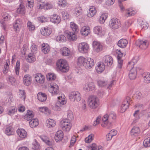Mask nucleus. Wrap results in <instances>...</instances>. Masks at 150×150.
<instances>
[{
    "mask_svg": "<svg viewBox=\"0 0 150 150\" xmlns=\"http://www.w3.org/2000/svg\"><path fill=\"white\" fill-rule=\"evenodd\" d=\"M143 144L146 147L150 146V138L145 139L143 142Z\"/></svg>",
    "mask_w": 150,
    "mask_h": 150,
    "instance_id": "obj_51",
    "label": "nucleus"
},
{
    "mask_svg": "<svg viewBox=\"0 0 150 150\" xmlns=\"http://www.w3.org/2000/svg\"><path fill=\"white\" fill-rule=\"evenodd\" d=\"M82 13V10L80 8L78 7L74 10V14L76 17L79 16Z\"/></svg>",
    "mask_w": 150,
    "mask_h": 150,
    "instance_id": "obj_48",
    "label": "nucleus"
},
{
    "mask_svg": "<svg viewBox=\"0 0 150 150\" xmlns=\"http://www.w3.org/2000/svg\"><path fill=\"white\" fill-rule=\"evenodd\" d=\"M109 25L113 29H117L121 27V23L120 20L116 18H113L110 21Z\"/></svg>",
    "mask_w": 150,
    "mask_h": 150,
    "instance_id": "obj_6",
    "label": "nucleus"
},
{
    "mask_svg": "<svg viewBox=\"0 0 150 150\" xmlns=\"http://www.w3.org/2000/svg\"><path fill=\"white\" fill-rule=\"evenodd\" d=\"M62 17L64 20H65L68 19L69 16V14L66 11H63L62 12Z\"/></svg>",
    "mask_w": 150,
    "mask_h": 150,
    "instance_id": "obj_61",
    "label": "nucleus"
},
{
    "mask_svg": "<svg viewBox=\"0 0 150 150\" xmlns=\"http://www.w3.org/2000/svg\"><path fill=\"white\" fill-rule=\"evenodd\" d=\"M42 74L40 73H38L35 76V79L36 81L38 83H40V77L41 76Z\"/></svg>",
    "mask_w": 150,
    "mask_h": 150,
    "instance_id": "obj_63",
    "label": "nucleus"
},
{
    "mask_svg": "<svg viewBox=\"0 0 150 150\" xmlns=\"http://www.w3.org/2000/svg\"><path fill=\"white\" fill-rule=\"evenodd\" d=\"M137 59L134 58L132 61L129 62L127 69H129L131 68L129 74V78L131 79H134L136 77L137 72L138 70H139L140 68L139 67H134V65L137 62Z\"/></svg>",
    "mask_w": 150,
    "mask_h": 150,
    "instance_id": "obj_2",
    "label": "nucleus"
},
{
    "mask_svg": "<svg viewBox=\"0 0 150 150\" xmlns=\"http://www.w3.org/2000/svg\"><path fill=\"white\" fill-rule=\"evenodd\" d=\"M56 40L57 41L59 42H64L66 40V38L63 35H59L57 36Z\"/></svg>",
    "mask_w": 150,
    "mask_h": 150,
    "instance_id": "obj_43",
    "label": "nucleus"
},
{
    "mask_svg": "<svg viewBox=\"0 0 150 150\" xmlns=\"http://www.w3.org/2000/svg\"><path fill=\"white\" fill-rule=\"evenodd\" d=\"M11 18V17L10 15L8 13H6L3 17V18L0 21L1 26L4 30H6V22L10 20Z\"/></svg>",
    "mask_w": 150,
    "mask_h": 150,
    "instance_id": "obj_13",
    "label": "nucleus"
},
{
    "mask_svg": "<svg viewBox=\"0 0 150 150\" xmlns=\"http://www.w3.org/2000/svg\"><path fill=\"white\" fill-rule=\"evenodd\" d=\"M90 31V30L88 27H84L81 28V33L83 36H86L88 35Z\"/></svg>",
    "mask_w": 150,
    "mask_h": 150,
    "instance_id": "obj_32",
    "label": "nucleus"
},
{
    "mask_svg": "<svg viewBox=\"0 0 150 150\" xmlns=\"http://www.w3.org/2000/svg\"><path fill=\"white\" fill-rule=\"evenodd\" d=\"M61 127L64 131L69 132L71 128V125L69 121L64 120L62 122Z\"/></svg>",
    "mask_w": 150,
    "mask_h": 150,
    "instance_id": "obj_11",
    "label": "nucleus"
},
{
    "mask_svg": "<svg viewBox=\"0 0 150 150\" xmlns=\"http://www.w3.org/2000/svg\"><path fill=\"white\" fill-rule=\"evenodd\" d=\"M108 16V14L107 13H103L102 14L99 19V22L101 23H104Z\"/></svg>",
    "mask_w": 150,
    "mask_h": 150,
    "instance_id": "obj_41",
    "label": "nucleus"
},
{
    "mask_svg": "<svg viewBox=\"0 0 150 150\" xmlns=\"http://www.w3.org/2000/svg\"><path fill=\"white\" fill-rule=\"evenodd\" d=\"M78 65H82L86 69H90L94 65V62L93 59L90 58H85L81 56L78 59Z\"/></svg>",
    "mask_w": 150,
    "mask_h": 150,
    "instance_id": "obj_1",
    "label": "nucleus"
},
{
    "mask_svg": "<svg viewBox=\"0 0 150 150\" xmlns=\"http://www.w3.org/2000/svg\"><path fill=\"white\" fill-rule=\"evenodd\" d=\"M50 20L52 22L57 24L59 23L61 21L60 18L59 16L55 14L51 15Z\"/></svg>",
    "mask_w": 150,
    "mask_h": 150,
    "instance_id": "obj_18",
    "label": "nucleus"
},
{
    "mask_svg": "<svg viewBox=\"0 0 150 150\" xmlns=\"http://www.w3.org/2000/svg\"><path fill=\"white\" fill-rule=\"evenodd\" d=\"M9 64V62H7V61L4 65L3 70V72L4 74H6L8 72Z\"/></svg>",
    "mask_w": 150,
    "mask_h": 150,
    "instance_id": "obj_45",
    "label": "nucleus"
},
{
    "mask_svg": "<svg viewBox=\"0 0 150 150\" xmlns=\"http://www.w3.org/2000/svg\"><path fill=\"white\" fill-rule=\"evenodd\" d=\"M89 45L86 42H83L79 44L78 50L81 53H85L88 52L89 49Z\"/></svg>",
    "mask_w": 150,
    "mask_h": 150,
    "instance_id": "obj_10",
    "label": "nucleus"
},
{
    "mask_svg": "<svg viewBox=\"0 0 150 150\" xmlns=\"http://www.w3.org/2000/svg\"><path fill=\"white\" fill-rule=\"evenodd\" d=\"M91 150H103V149L101 146H98L96 144L93 143L90 147Z\"/></svg>",
    "mask_w": 150,
    "mask_h": 150,
    "instance_id": "obj_44",
    "label": "nucleus"
},
{
    "mask_svg": "<svg viewBox=\"0 0 150 150\" xmlns=\"http://www.w3.org/2000/svg\"><path fill=\"white\" fill-rule=\"evenodd\" d=\"M136 13V12L132 10V9L129 8L126 10V14L125 16L126 17H128L133 16Z\"/></svg>",
    "mask_w": 150,
    "mask_h": 150,
    "instance_id": "obj_39",
    "label": "nucleus"
},
{
    "mask_svg": "<svg viewBox=\"0 0 150 150\" xmlns=\"http://www.w3.org/2000/svg\"><path fill=\"white\" fill-rule=\"evenodd\" d=\"M105 69V65L103 63L98 62L97 63V66L96 67V69L98 73L102 72Z\"/></svg>",
    "mask_w": 150,
    "mask_h": 150,
    "instance_id": "obj_23",
    "label": "nucleus"
},
{
    "mask_svg": "<svg viewBox=\"0 0 150 150\" xmlns=\"http://www.w3.org/2000/svg\"><path fill=\"white\" fill-rule=\"evenodd\" d=\"M19 95L20 98L22 100L24 101L25 98V91L24 90H20L19 91Z\"/></svg>",
    "mask_w": 150,
    "mask_h": 150,
    "instance_id": "obj_50",
    "label": "nucleus"
},
{
    "mask_svg": "<svg viewBox=\"0 0 150 150\" xmlns=\"http://www.w3.org/2000/svg\"><path fill=\"white\" fill-rule=\"evenodd\" d=\"M37 48L36 45L34 43L33 44L31 47V50L32 52L33 53H34L37 50Z\"/></svg>",
    "mask_w": 150,
    "mask_h": 150,
    "instance_id": "obj_64",
    "label": "nucleus"
},
{
    "mask_svg": "<svg viewBox=\"0 0 150 150\" xmlns=\"http://www.w3.org/2000/svg\"><path fill=\"white\" fill-rule=\"evenodd\" d=\"M74 118L72 112L70 110L67 112V117L66 120H67L70 122Z\"/></svg>",
    "mask_w": 150,
    "mask_h": 150,
    "instance_id": "obj_49",
    "label": "nucleus"
},
{
    "mask_svg": "<svg viewBox=\"0 0 150 150\" xmlns=\"http://www.w3.org/2000/svg\"><path fill=\"white\" fill-rule=\"evenodd\" d=\"M37 97L38 99L42 102L45 101L47 98L46 94L42 92H39L37 94Z\"/></svg>",
    "mask_w": 150,
    "mask_h": 150,
    "instance_id": "obj_24",
    "label": "nucleus"
},
{
    "mask_svg": "<svg viewBox=\"0 0 150 150\" xmlns=\"http://www.w3.org/2000/svg\"><path fill=\"white\" fill-rule=\"evenodd\" d=\"M145 83H150V74L147 72H145L142 75Z\"/></svg>",
    "mask_w": 150,
    "mask_h": 150,
    "instance_id": "obj_29",
    "label": "nucleus"
},
{
    "mask_svg": "<svg viewBox=\"0 0 150 150\" xmlns=\"http://www.w3.org/2000/svg\"><path fill=\"white\" fill-rule=\"evenodd\" d=\"M41 34L45 36L49 35L52 33V30L50 28L47 27H44L42 28L40 30Z\"/></svg>",
    "mask_w": 150,
    "mask_h": 150,
    "instance_id": "obj_20",
    "label": "nucleus"
},
{
    "mask_svg": "<svg viewBox=\"0 0 150 150\" xmlns=\"http://www.w3.org/2000/svg\"><path fill=\"white\" fill-rule=\"evenodd\" d=\"M131 101V97L129 96H127L121 107V112L123 113L125 112L128 108L130 103V102Z\"/></svg>",
    "mask_w": 150,
    "mask_h": 150,
    "instance_id": "obj_9",
    "label": "nucleus"
},
{
    "mask_svg": "<svg viewBox=\"0 0 150 150\" xmlns=\"http://www.w3.org/2000/svg\"><path fill=\"white\" fill-rule=\"evenodd\" d=\"M42 51L44 54L47 53L50 51V47L47 44H42Z\"/></svg>",
    "mask_w": 150,
    "mask_h": 150,
    "instance_id": "obj_35",
    "label": "nucleus"
},
{
    "mask_svg": "<svg viewBox=\"0 0 150 150\" xmlns=\"http://www.w3.org/2000/svg\"><path fill=\"white\" fill-rule=\"evenodd\" d=\"M21 23V20L18 19L13 23V27L15 31H18L19 30Z\"/></svg>",
    "mask_w": 150,
    "mask_h": 150,
    "instance_id": "obj_25",
    "label": "nucleus"
},
{
    "mask_svg": "<svg viewBox=\"0 0 150 150\" xmlns=\"http://www.w3.org/2000/svg\"><path fill=\"white\" fill-rule=\"evenodd\" d=\"M8 81L11 84H13L16 81V79L13 76H8Z\"/></svg>",
    "mask_w": 150,
    "mask_h": 150,
    "instance_id": "obj_58",
    "label": "nucleus"
},
{
    "mask_svg": "<svg viewBox=\"0 0 150 150\" xmlns=\"http://www.w3.org/2000/svg\"><path fill=\"white\" fill-rule=\"evenodd\" d=\"M17 11L18 13L21 14L22 16L25 13L24 6L20 4L19 7L17 9Z\"/></svg>",
    "mask_w": 150,
    "mask_h": 150,
    "instance_id": "obj_37",
    "label": "nucleus"
},
{
    "mask_svg": "<svg viewBox=\"0 0 150 150\" xmlns=\"http://www.w3.org/2000/svg\"><path fill=\"white\" fill-rule=\"evenodd\" d=\"M76 33L74 32H69L67 33V37L69 39L72 40H75L76 39V37L75 33Z\"/></svg>",
    "mask_w": 150,
    "mask_h": 150,
    "instance_id": "obj_36",
    "label": "nucleus"
},
{
    "mask_svg": "<svg viewBox=\"0 0 150 150\" xmlns=\"http://www.w3.org/2000/svg\"><path fill=\"white\" fill-rule=\"evenodd\" d=\"M16 109L14 107H12L8 111V114L10 115H12L15 112H16Z\"/></svg>",
    "mask_w": 150,
    "mask_h": 150,
    "instance_id": "obj_60",
    "label": "nucleus"
},
{
    "mask_svg": "<svg viewBox=\"0 0 150 150\" xmlns=\"http://www.w3.org/2000/svg\"><path fill=\"white\" fill-rule=\"evenodd\" d=\"M58 102L56 104H54L52 105V109L55 111H60L61 108L60 107L62 105H63L66 103V101L62 99V97L59 96L58 97Z\"/></svg>",
    "mask_w": 150,
    "mask_h": 150,
    "instance_id": "obj_8",
    "label": "nucleus"
},
{
    "mask_svg": "<svg viewBox=\"0 0 150 150\" xmlns=\"http://www.w3.org/2000/svg\"><path fill=\"white\" fill-rule=\"evenodd\" d=\"M20 66V62L17 61L16 63L15 67V72L16 75H19Z\"/></svg>",
    "mask_w": 150,
    "mask_h": 150,
    "instance_id": "obj_53",
    "label": "nucleus"
},
{
    "mask_svg": "<svg viewBox=\"0 0 150 150\" xmlns=\"http://www.w3.org/2000/svg\"><path fill=\"white\" fill-rule=\"evenodd\" d=\"M40 137L43 142L46 143V144L48 145L50 144V142L47 140V137L44 136H40Z\"/></svg>",
    "mask_w": 150,
    "mask_h": 150,
    "instance_id": "obj_54",
    "label": "nucleus"
},
{
    "mask_svg": "<svg viewBox=\"0 0 150 150\" xmlns=\"http://www.w3.org/2000/svg\"><path fill=\"white\" fill-rule=\"evenodd\" d=\"M47 126L48 128H51L54 127L56 125L55 121L53 120L49 119L46 121Z\"/></svg>",
    "mask_w": 150,
    "mask_h": 150,
    "instance_id": "obj_31",
    "label": "nucleus"
},
{
    "mask_svg": "<svg viewBox=\"0 0 150 150\" xmlns=\"http://www.w3.org/2000/svg\"><path fill=\"white\" fill-rule=\"evenodd\" d=\"M31 77L29 74L24 75L23 78V82L24 85L26 86H29L31 83Z\"/></svg>",
    "mask_w": 150,
    "mask_h": 150,
    "instance_id": "obj_22",
    "label": "nucleus"
},
{
    "mask_svg": "<svg viewBox=\"0 0 150 150\" xmlns=\"http://www.w3.org/2000/svg\"><path fill=\"white\" fill-rule=\"evenodd\" d=\"M116 118L115 114L113 112H111L108 114L105 115L102 119L103 123L101 124V126L103 127H105L108 122L110 123Z\"/></svg>",
    "mask_w": 150,
    "mask_h": 150,
    "instance_id": "obj_3",
    "label": "nucleus"
},
{
    "mask_svg": "<svg viewBox=\"0 0 150 150\" xmlns=\"http://www.w3.org/2000/svg\"><path fill=\"white\" fill-rule=\"evenodd\" d=\"M5 133L8 136L12 135L14 133V129L11 126H7L5 129Z\"/></svg>",
    "mask_w": 150,
    "mask_h": 150,
    "instance_id": "obj_26",
    "label": "nucleus"
},
{
    "mask_svg": "<svg viewBox=\"0 0 150 150\" xmlns=\"http://www.w3.org/2000/svg\"><path fill=\"white\" fill-rule=\"evenodd\" d=\"M60 52L63 56H68L70 53V51L68 48L66 47H64L60 49Z\"/></svg>",
    "mask_w": 150,
    "mask_h": 150,
    "instance_id": "obj_28",
    "label": "nucleus"
},
{
    "mask_svg": "<svg viewBox=\"0 0 150 150\" xmlns=\"http://www.w3.org/2000/svg\"><path fill=\"white\" fill-rule=\"evenodd\" d=\"M64 134L63 132L61 130H58L55 134L54 139L57 142L62 140L63 138Z\"/></svg>",
    "mask_w": 150,
    "mask_h": 150,
    "instance_id": "obj_19",
    "label": "nucleus"
},
{
    "mask_svg": "<svg viewBox=\"0 0 150 150\" xmlns=\"http://www.w3.org/2000/svg\"><path fill=\"white\" fill-rule=\"evenodd\" d=\"M92 46L93 50L96 52H99L103 50L102 45L98 41H93V42Z\"/></svg>",
    "mask_w": 150,
    "mask_h": 150,
    "instance_id": "obj_12",
    "label": "nucleus"
},
{
    "mask_svg": "<svg viewBox=\"0 0 150 150\" xmlns=\"http://www.w3.org/2000/svg\"><path fill=\"white\" fill-rule=\"evenodd\" d=\"M102 29L101 27L97 26L94 28L93 31L95 33L98 35H101L102 32Z\"/></svg>",
    "mask_w": 150,
    "mask_h": 150,
    "instance_id": "obj_42",
    "label": "nucleus"
},
{
    "mask_svg": "<svg viewBox=\"0 0 150 150\" xmlns=\"http://www.w3.org/2000/svg\"><path fill=\"white\" fill-rule=\"evenodd\" d=\"M88 103L89 107L91 108L95 109L99 105V100L98 98L95 96H90L88 99Z\"/></svg>",
    "mask_w": 150,
    "mask_h": 150,
    "instance_id": "obj_5",
    "label": "nucleus"
},
{
    "mask_svg": "<svg viewBox=\"0 0 150 150\" xmlns=\"http://www.w3.org/2000/svg\"><path fill=\"white\" fill-rule=\"evenodd\" d=\"M136 45L140 48L145 49L147 47L148 43L147 40L143 41L141 40H138L135 42Z\"/></svg>",
    "mask_w": 150,
    "mask_h": 150,
    "instance_id": "obj_14",
    "label": "nucleus"
},
{
    "mask_svg": "<svg viewBox=\"0 0 150 150\" xmlns=\"http://www.w3.org/2000/svg\"><path fill=\"white\" fill-rule=\"evenodd\" d=\"M119 57V56H118L117 57L118 64L117 66V67L118 68L121 69L122 68V66L123 60V59H121Z\"/></svg>",
    "mask_w": 150,
    "mask_h": 150,
    "instance_id": "obj_55",
    "label": "nucleus"
},
{
    "mask_svg": "<svg viewBox=\"0 0 150 150\" xmlns=\"http://www.w3.org/2000/svg\"><path fill=\"white\" fill-rule=\"evenodd\" d=\"M67 4V2L66 0H59L58 2L59 5L62 7L66 6Z\"/></svg>",
    "mask_w": 150,
    "mask_h": 150,
    "instance_id": "obj_52",
    "label": "nucleus"
},
{
    "mask_svg": "<svg viewBox=\"0 0 150 150\" xmlns=\"http://www.w3.org/2000/svg\"><path fill=\"white\" fill-rule=\"evenodd\" d=\"M113 62L112 58L109 55H106L103 58L102 63L105 65L110 66L112 64Z\"/></svg>",
    "mask_w": 150,
    "mask_h": 150,
    "instance_id": "obj_15",
    "label": "nucleus"
},
{
    "mask_svg": "<svg viewBox=\"0 0 150 150\" xmlns=\"http://www.w3.org/2000/svg\"><path fill=\"white\" fill-rule=\"evenodd\" d=\"M70 26L72 31L74 33H77L79 30L78 26L74 22H71L70 23Z\"/></svg>",
    "mask_w": 150,
    "mask_h": 150,
    "instance_id": "obj_38",
    "label": "nucleus"
},
{
    "mask_svg": "<svg viewBox=\"0 0 150 150\" xmlns=\"http://www.w3.org/2000/svg\"><path fill=\"white\" fill-rule=\"evenodd\" d=\"M127 43V41L126 39H122L118 41L117 45L119 47L124 48L126 46Z\"/></svg>",
    "mask_w": 150,
    "mask_h": 150,
    "instance_id": "obj_27",
    "label": "nucleus"
},
{
    "mask_svg": "<svg viewBox=\"0 0 150 150\" xmlns=\"http://www.w3.org/2000/svg\"><path fill=\"white\" fill-rule=\"evenodd\" d=\"M96 12L95 7L93 6H91L88 11L87 16L89 17H92L96 14Z\"/></svg>",
    "mask_w": 150,
    "mask_h": 150,
    "instance_id": "obj_21",
    "label": "nucleus"
},
{
    "mask_svg": "<svg viewBox=\"0 0 150 150\" xmlns=\"http://www.w3.org/2000/svg\"><path fill=\"white\" fill-rule=\"evenodd\" d=\"M16 132L20 138L21 139H25L27 137V132L24 129H18L17 130Z\"/></svg>",
    "mask_w": 150,
    "mask_h": 150,
    "instance_id": "obj_17",
    "label": "nucleus"
},
{
    "mask_svg": "<svg viewBox=\"0 0 150 150\" xmlns=\"http://www.w3.org/2000/svg\"><path fill=\"white\" fill-rule=\"evenodd\" d=\"M69 99L71 101H80L81 98V94L80 93L77 91H71L69 94Z\"/></svg>",
    "mask_w": 150,
    "mask_h": 150,
    "instance_id": "obj_7",
    "label": "nucleus"
},
{
    "mask_svg": "<svg viewBox=\"0 0 150 150\" xmlns=\"http://www.w3.org/2000/svg\"><path fill=\"white\" fill-rule=\"evenodd\" d=\"M40 145L36 139H34L32 143V148L34 149H39Z\"/></svg>",
    "mask_w": 150,
    "mask_h": 150,
    "instance_id": "obj_46",
    "label": "nucleus"
},
{
    "mask_svg": "<svg viewBox=\"0 0 150 150\" xmlns=\"http://www.w3.org/2000/svg\"><path fill=\"white\" fill-rule=\"evenodd\" d=\"M30 126L32 128L35 127L37 126L38 124V120L37 119H33L29 122Z\"/></svg>",
    "mask_w": 150,
    "mask_h": 150,
    "instance_id": "obj_33",
    "label": "nucleus"
},
{
    "mask_svg": "<svg viewBox=\"0 0 150 150\" xmlns=\"http://www.w3.org/2000/svg\"><path fill=\"white\" fill-rule=\"evenodd\" d=\"M26 60L27 61L30 63H32L35 62L36 60L35 56L34 53H30L27 58Z\"/></svg>",
    "mask_w": 150,
    "mask_h": 150,
    "instance_id": "obj_34",
    "label": "nucleus"
},
{
    "mask_svg": "<svg viewBox=\"0 0 150 150\" xmlns=\"http://www.w3.org/2000/svg\"><path fill=\"white\" fill-rule=\"evenodd\" d=\"M39 110L40 112L45 113L46 114H50V111L48 110L47 107H42L39 108Z\"/></svg>",
    "mask_w": 150,
    "mask_h": 150,
    "instance_id": "obj_47",
    "label": "nucleus"
},
{
    "mask_svg": "<svg viewBox=\"0 0 150 150\" xmlns=\"http://www.w3.org/2000/svg\"><path fill=\"white\" fill-rule=\"evenodd\" d=\"M33 0L31 1L29 0L26 3V7L28 8H31L33 6Z\"/></svg>",
    "mask_w": 150,
    "mask_h": 150,
    "instance_id": "obj_62",
    "label": "nucleus"
},
{
    "mask_svg": "<svg viewBox=\"0 0 150 150\" xmlns=\"http://www.w3.org/2000/svg\"><path fill=\"white\" fill-rule=\"evenodd\" d=\"M140 132V130L139 127H134L131 129L130 133L132 135L137 136Z\"/></svg>",
    "mask_w": 150,
    "mask_h": 150,
    "instance_id": "obj_30",
    "label": "nucleus"
},
{
    "mask_svg": "<svg viewBox=\"0 0 150 150\" xmlns=\"http://www.w3.org/2000/svg\"><path fill=\"white\" fill-rule=\"evenodd\" d=\"M57 68L62 72H65L68 71L69 67L67 61L64 59H60L58 60L56 64Z\"/></svg>",
    "mask_w": 150,
    "mask_h": 150,
    "instance_id": "obj_4",
    "label": "nucleus"
},
{
    "mask_svg": "<svg viewBox=\"0 0 150 150\" xmlns=\"http://www.w3.org/2000/svg\"><path fill=\"white\" fill-rule=\"evenodd\" d=\"M97 83L98 85L100 86H104L107 84V81L100 80L98 81Z\"/></svg>",
    "mask_w": 150,
    "mask_h": 150,
    "instance_id": "obj_59",
    "label": "nucleus"
},
{
    "mask_svg": "<svg viewBox=\"0 0 150 150\" xmlns=\"http://www.w3.org/2000/svg\"><path fill=\"white\" fill-rule=\"evenodd\" d=\"M93 135L91 134L89 135L88 137L85 139V142L86 143H89L91 142L93 139Z\"/></svg>",
    "mask_w": 150,
    "mask_h": 150,
    "instance_id": "obj_57",
    "label": "nucleus"
},
{
    "mask_svg": "<svg viewBox=\"0 0 150 150\" xmlns=\"http://www.w3.org/2000/svg\"><path fill=\"white\" fill-rule=\"evenodd\" d=\"M49 91L52 95H56L59 92V87L55 83L50 84V87L49 88Z\"/></svg>",
    "mask_w": 150,
    "mask_h": 150,
    "instance_id": "obj_16",
    "label": "nucleus"
},
{
    "mask_svg": "<svg viewBox=\"0 0 150 150\" xmlns=\"http://www.w3.org/2000/svg\"><path fill=\"white\" fill-rule=\"evenodd\" d=\"M88 86L89 88H88V89L87 88V91H92L95 88L94 84L93 82H91L88 83Z\"/></svg>",
    "mask_w": 150,
    "mask_h": 150,
    "instance_id": "obj_56",
    "label": "nucleus"
},
{
    "mask_svg": "<svg viewBox=\"0 0 150 150\" xmlns=\"http://www.w3.org/2000/svg\"><path fill=\"white\" fill-rule=\"evenodd\" d=\"M46 78L48 81H52L56 78V76L53 73H48L46 75Z\"/></svg>",
    "mask_w": 150,
    "mask_h": 150,
    "instance_id": "obj_40",
    "label": "nucleus"
}]
</instances>
